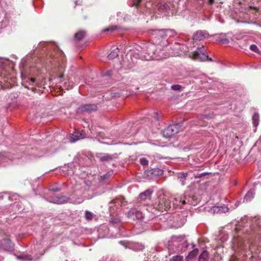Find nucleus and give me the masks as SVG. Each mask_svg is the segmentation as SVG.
I'll return each instance as SVG.
<instances>
[{
	"instance_id": "49530a36",
	"label": "nucleus",
	"mask_w": 261,
	"mask_h": 261,
	"mask_svg": "<svg viewBox=\"0 0 261 261\" xmlns=\"http://www.w3.org/2000/svg\"><path fill=\"white\" fill-rule=\"evenodd\" d=\"M50 191H53V192H57V191H59L60 190L58 188L51 187L50 188Z\"/></svg>"
},
{
	"instance_id": "423d86ee",
	"label": "nucleus",
	"mask_w": 261,
	"mask_h": 261,
	"mask_svg": "<svg viewBox=\"0 0 261 261\" xmlns=\"http://www.w3.org/2000/svg\"><path fill=\"white\" fill-rule=\"evenodd\" d=\"M109 204H110L109 206V211L110 213V215L112 216V218L111 219L110 222V223L114 225H118L121 222L120 218L118 216H113V215L115 214L116 212L115 207H116L117 209H118V207L121 206V203L119 201H118L116 199H115L112 200L109 203Z\"/></svg>"
},
{
	"instance_id": "4468645a",
	"label": "nucleus",
	"mask_w": 261,
	"mask_h": 261,
	"mask_svg": "<svg viewBox=\"0 0 261 261\" xmlns=\"http://www.w3.org/2000/svg\"><path fill=\"white\" fill-rule=\"evenodd\" d=\"M154 0H134L133 5L136 7H145L147 9H151L153 4Z\"/></svg>"
},
{
	"instance_id": "aec40b11",
	"label": "nucleus",
	"mask_w": 261,
	"mask_h": 261,
	"mask_svg": "<svg viewBox=\"0 0 261 261\" xmlns=\"http://www.w3.org/2000/svg\"><path fill=\"white\" fill-rule=\"evenodd\" d=\"M85 138V134L78 130H75L71 136V141L75 142L76 141Z\"/></svg>"
},
{
	"instance_id": "c9c22d12",
	"label": "nucleus",
	"mask_w": 261,
	"mask_h": 261,
	"mask_svg": "<svg viewBox=\"0 0 261 261\" xmlns=\"http://www.w3.org/2000/svg\"><path fill=\"white\" fill-rule=\"evenodd\" d=\"M250 49L252 51H254L255 53H258L259 54H260V52L257 46L255 44H252L250 46Z\"/></svg>"
},
{
	"instance_id": "58836bf2",
	"label": "nucleus",
	"mask_w": 261,
	"mask_h": 261,
	"mask_svg": "<svg viewBox=\"0 0 261 261\" xmlns=\"http://www.w3.org/2000/svg\"><path fill=\"white\" fill-rule=\"evenodd\" d=\"M198 252V249H194L193 250H192V251L189 252L188 257L189 258H193V257H195V256L197 255Z\"/></svg>"
},
{
	"instance_id": "a18cd8bd",
	"label": "nucleus",
	"mask_w": 261,
	"mask_h": 261,
	"mask_svg": "<svg viewBox=\"0 0 261 261\" xmlns=\"http://www.w3.org/2000/svg\"><path fill=\"white\" fill-rule=\"evenodd\" d=\"M206 174V173H200V174H197L196 175H195V178H200L201 177H202V176Z\"/></svg>"
},
{
	"instance_id": "4c0bfd02",
	"label": "nucleus",
	"mask_w": 261,
	"mask_h": 261,
	"mask_svg": "<svg viewBox=\"0 0 261 261\" xmlns=\"http://www.w3.org/2000/svg\"><path fill=\"white\" fill-rule=\"evenodd\" d=\"M183 87L179 85H173L171 86V89L174 91H181Z\"/></svg>"
},
{
	"instance_id": "f257e3e1",
	"label": "nucleus",
	"mask_w": 261,
	"mask_h": 261,
	"mask_svg": "<svg viewBox=\"0 0 261 261\" xmlns=\"http://www.w3.org/2000/svg\"><path fill=\"white\" fill-rule=\"evenodd\" d=\"M44 49L48 50L45 59H43V62L46 64H53L58 63L64 64L65 61L63 53L58 49V47L55 43L51 42H40L38 45V51L41 50H44Z\"/></svg>"
},
{
	"instance_id": "2eb2a0df",
	"label": "nucleus",
	"mask_w": 261,
	"mask_h": 261,
	"mask_svg": "<svg viewBox=\"0 0 261 261\" xmlns=\"http://www.w3.org/2000/svg\"><path fill=\"white\" fill-rule=\"evenodd\" d=\"M21 75L23 83L26 82L27 83H29V85H34L36 81V79L33 77H27L28 72L25 71V69L24 67H21Z\"/></svg>"
},
{
	"instance_id": "13d9d810",
	"label": "nucleus",
	"mask_w": 261,
	"mask_h": 261,
	"mask_svg": "<svg viewBox=\"0 0 261 261\" xmlns=\"http://www.w3.org/2000/svg\"><path fill=\"white\" fill-rule=\"evenodd\" d=\"M44 252L42 253L41 254V255H42L44 254Z\"/></svg>"
},
{
	"instance_id": "39448f33",
	"label": "nucleus",
	"mask_w": 261,
	"mask_h": 261,
	"mask_svg": "<svg viewBox=\"0 0 261 261\" xmlns=\"http://www.w3.org/2000/svg\"><path fill=\"white\" fill-rule=\"evenodd\" d=\"M234 247H237L240 250L246 251L250 250L251 245L250 241L241 237L239 234H234L233 239Z\"/></svg>"
},
{
	"instance_id": "864d4df0",
	"label": "nucleus",
	"mask_w": 261,
	"mask_h": 261,
	"mask_svg": "<svg viewBox=\"0 0 261 261\" xmlns=\"http://www.w3.org/2000/svg\"><path fill=\"white\" fill-rule=\"evenodd\" d=\"M120 243L121 244H122V245L124 246V244H125V243H124V242H123L122 241H120Z\"/></svg>"
},
{
	"instance_id": "c85d7f7f",
	"label": "nucleus",
	"mask_w": 261,
	"mask_h": 261,
	"mask_svg": "<svg viewBox=\"0 0 261 261\" xmlns=\"http://www.w3.org/2000/svg\"><path fill=\"white\" fill-rule=\"evenodd\" d=\"M86 36V32L84 31H80L74 35V38L76 40L80 41L83 39Z\"/></svg>"
},
{
	"instance_id": "6ab92c4d",
	"label": "nucleus",
	"mask_w": 261,
	"mask_h": 261,
	"mask_svg": "<svg viewBox=\"0 0 261 261\" xmlns=\"http://www.w3.org/2000/svg\"><path fill=\"white\" fill-rule=\"evenodd\" d=\"M8 62L6 59L0 58V77L6 75V66Z\"/></svg>"
},
{
	"instance_id": "9b49d317",
	"label": "nucleus",
	"mask_w": 261,
	"mask_h": 261,
	"mask_svg": "<svg viewBox=\"0 0 261 261\" xmlns=\"http://www.w3.org/2000/svg\"><path fill=\"white\" fill-rule=\"evenodd\" d=\"M172 199H173L172 205L173 207H179V208H181L182 205L187 203L185 197H183L180 195H175L172 197Z\"/></svg>"
},
{
	"instance_id": "5701e85b",
	"label": "nucleus",
	"mask_w": 261,
	"mask_h": 261,
	"mask_svg": "<svg viewBox=\"0 0 261 261\" xmlns=\"http://www.w3.org/2000/svg\"><path fill=\"white\" fill-rule=\"evenodd\" d=\"M17 258L23 261L36 260L38 257L33 258L31 255L27 254H21L19 256H17Z\"/></svg>"
},
{
	"instance_id": "f3484780",
	"label": "nucleus",
	"mask_w": 261,
	"mask_h": 261,
	"mask_svg": "<svg viewBox=\"0 0 261 261\" xmlns=\"http://www.w3.org/2000/svg\"><path fill=\"white\" fill-rule=\"evenodd\" d=\"M97 157L99 159L101 162H110L113 159L117 158V154H110L108 153H101L97 154Z\"/></svg>"
},
{
	"instance_id": "5fc2aeb1",
	"label": "nucleus",
	"mask_w": 261,
	"mask_h": 261,
	"mask_svg": "<svg viewBox=\"0 0 261 261\" xmlns=\"http://www.w3.org/2000/svg\"><path fill=\"white\" fill-rule=\"evenodd\" d=\"M63 76V74H62V75H61L60 76V78H62Z\"/></svg>"
},
{
	"instance_id": "7ed1b4c3",
	"label": "nucleus",
	"mask_w": 261,
	"mask_h": 261,
	"mask_svg": "<svg viewBox=\"0 0 261 261\" xmlns=\"http://www.w3.org/2000/svg\"><path fill=\"white\" fill-rule=\"evenodd\" d=\"M75 189L74 190V192L76 193L75 194L72 195L71 198H69L65 196H53L50 197V198H49V202L56 204H60L66 203L68 202L70 200L72 199L71 202L75 204L81 203L84 201V199L81 195L82 192H79L77 191V188L76 186H75Z\"/></svg>"
},
{
	"instance_id": "6e6d98bb",
	"label": "nucleus",
	"mask_w": 261,
	"mask_h": 261,
	"mask_svg": "<svg viewBox=\"0 0 261 261\" xmlns=\"http://www.w3.org/2000/svg\"><path fill=\"white\" fill-rule=\"evenodd\" d=\"M35 68H36V69H38V68H39V67H35Z\"/></svg>"
},
{
	"instance_id": "dca6fc26",
	"label": "nucleus",
	"mask_w": 261,
	"mask_h": 261,
	"mask_svg": "<svg viewBox=\"0 0 261 261\" xmlns=\"http://www.w3.org/2000/svg\"><path fill=\"white\" fill-rule=\"evenodd\" d=\"M208 36V34L205 31H197L193 35V39L194 41H201Z\"/></svg>"
},
{
	"instance_id": "c756f323",
	"label": "nucleus",
	"mask_w": 261,
	"mask_h": 261,
	"mask_svg": "<svg viewBox=\"0 0 261 261\" xmlns=\"http://www.w3.org/2000/svg\"><path fill=\"white\" fill-rule=\"evenodd\" d=\"M252 122L254 126L256 127L259 123V115L255 113L252 116Z\"/></svg>"
},
{
	"instance_id": "0eeeda50",
	"label": "nucleus",
	"mask_w": 261,
	"mask_h": 261,
	"mask_svg": "<svg viewBox=\"0 0 261 261\" xmlns=\"http://www.w3.org/2000/svg\"><path fill=\"white\" fill-rule=\"evenodd\" d=\"M161 31V30H155L152 31L151 33V38L153 44L150 45V49L153 50L154 44L156 45H160L161 46H165L167 45V40H166L165 36H161L158 35V32Z\"/></svg>"
},
{
	"instance_id": "9d476101",
	"label": "nucleus",
	"mask_w": 261,
	"mask_h": 261,
	"mask_svg": "<svg viewBox=\"0 0 261 261\" xmlns=\"http://www.w3.org/2000/svg\"><path fill=\"white\" fill-rule=\"evenodd\" d=\"M193 57L194 59L201 61L207 60L211 61V59L208 58L206 50L203 47H198L193 54Z\"/></svg>"
},
{
	"instance_id": "7c9ffc66",
	"label": "nucleus",
	"mask_w": 261,
	"mask_h": 261,
	"mask_svg": "<svg viewBox=\"0 0 261 261\" xmlns=\"http://www.w3.org/2000/svg\"><path fill=\"white\" fill-rule=\"evenodd\" d=\"M112 75V72L111 71H108L105 74H102V77L104 80H107L108 83H109L111 80V77Z\"/></svg>"
},
{
	"instance_id": "79ce46f5",
	"label": "nucleus",
	"mask_w": 261,
	"mask_h": 261,
	"mask_svg": "<svg viewBox=\"0 0 261 261\" xmlns=\"http://www.w3.org/2000/svg\"><path fill=\"white\" fill-rule=\"evenodd\" d=\"M153 117H154V119L155 120H156V121H158L160 120V115L158 113H154Z\"/></svg>"
},
{
	"instance_id": "1a4fd4ad",
	"label": "nucleus",
	"mask_w": 261,
	"mask_h": 261,
	"mask_svg": "<svg viewBox=\"0 0 261 261\" xmlns=\"http://www.w3.org/2000/svg\"><path fill=\"white\" fill-rule=\"evenodd\" d=\"M180 127L177 124L170 125L162 131L163 135L165 138H170L179 132Z\"/></svg>"
},
{
	"instance_id": "09e8293b",
	"label": "nucleus",
	"mask_w": 261,
	"mask_h": 261,
	"mask_svg": "<svg viewBox=\"0 0 261 261\" xmlns=\"http://www.w3.org/2000/svg\"><path fill=\"white\" fill-rule=\"evenodd\" d=\"M35 70V67H32V69H30V71L29 72H28L25 70L26 72H28V74H31L33 75V73H32L33 72V70Z\"/></svg>"
},
{
	"instance_id": "4be33fe9",
	"label": "nucleus",
	"mask_w": 261,
	"mask_h": 261,
	"mask_svg": "<svg viewBox=\"0 0 261 261\" xmlns=\"http://www.w3.org/2000/svg\"><path fill=\"white\" fill-rule=\"evenodd\" d=\"M213 118V114H209V115H201L198 118V121L196 125L203 126L205 125V124L204 122H203V119L206 118L207 119H211Z\"/></svg>"
},
{
	"instance_id": "de8ad7c7",
	"label": "nucleus",
	"mask_w": 261,
	"mask_h": 261,
	"mask_svg": "<svg viewBox=\"0 0 261 261\" xmlns=\"http://www.w3.org/2000/svg\"><path fill=\"white\" fill-rule=\"evenodd\" d=\"M109 176H110V175L105 174L102 176H101V179L102 180H105V179L107 178V177Z\"/></svg>"
},
{
	"instance_id": "f704fd0d",
	"label": "nucleus",
	"mask_w": 261,
	"mask_h": 261,
	"mask_svg": "<svg viewBox=\"0 0 261 261\" xmlns=\"http://www.w3.org/2000/svg\"><path fill=\"white\" fill-rule=\"evenodd\" d=\"M136 220H141L143 218V215L142 213L139 211H138L136 209Z\"/></svg>"
},
{
	"instance_id": "8fccbe9b",
	"label": "nucleus",
	"mask_w": 261,
	"mask_h": 261,
	"mask_svg": "<svg viewBox=\"0 0 261 261\" xmlns=\"http://www.w3.org/2000/svg\"><path fill=\"white\" fill-rule=\"evenodd\" d=\"M214 3V0H207V3L210 5H212Z\"/></svg>"
},
{
	"instance_id": "f03ea898",
	"label": "nucleus",
	"mask_w": 261,
	"mask_h": 261,
	"mask_svg": "<svg viewBox=\"0 0 261 261\" xmlns=\"http://www.w3.org/2000/svg\"><path fill=\"white\" fill-rule=\"evenodd\" d=\"M246 233L258 240H261V218L246 219L242 230L240 233Z\"/></svg>"
},
{
	"instance_id": "3c124183",
	"label": "nucleus",
	"mask_w": 261,
	"mask_h": 261,
	"mask_svg": "<svg viewBox=\"0 0 261 261\" xmlns=\"http://www.w3.org/2000/svg\"><path fill=\"white\" fill-rule=\"evenodd\" d=\"M72 86H73V84L72 83L71 85H69V87H68L67 88V89H70V88H72Z\"/></svg>"
},
{
	"instance_id": "4d7b16f0",
	"label": "nucleus",
	"mask_w": 261,
	"mask_h": 261,
	"mask_svg": "<svg viewBox=\"0 0 261 261\" xmlns=\"http://www.w3.org/2000/svg\"><path fill=\"white\" fill-rule=\"evenodd\" d=\"M24 86H25V87L28 88V85H25Z\"/></svg>"
},
{
	"instance_id": "e433bc0d",
	"label": "nucleus",
	"mask_w": 261,
	"mask_h": 261,
	"mask_svg": "<svg viewBox=\"0 0 261 261\" xmlns=\"http://www.w3.org/2000/svg\"><path fill=\"white\" fill-rule=\"evenodd\" d=\"M170 261H184V258L180 255H175L170 259Z\"/></svg>"
},
{
	"instance_id": "ea45409f",
	"label": "nucleus",
	"mask_w": 261,
	"mask_h": 261,
	"mask_svg": "<svg viewBox=\"0 0 261 261\" xmlns=\"http://www.w3.org/2000/svg\"><path fill=\"white\" fill-rule=\"evenodd\" d=\"M140 163L143 166H147L148 164V160L145 158H142L140 159Z\"/></svg>"
},
{
	"instance_id": "ddd939ff",
	"label": "nucleus",
	"mask_w": 261,
	"mask_h": 261,
	"mask_svg": "<svg viewBox=\"0 0 261 261\" xmlns=\"http://www.w3.org/2000/svg\"><path fill=\"white\" fill-rule=\"evenodd\" d=\"M96 109L97 106L94 104H86L79 107L76 110V113L80 114L90 113L95 111Z\"/></svg>"
},
{
	"instance_id": "b1692460",
	"label": "nucleus",
	"mask_w": 261,
	"mask_h": 261,
	"mask_svg": "<svg viewBox=\"0 0 261 261\" xmlns=\"http://www.w3.org/2000/svg\"><path fill=\"white\" fill-rule=\"evenodd\" d=\"M254 194V191L252 189L250 190L244 196V201L247 202L251 201L253 198Z\"/></svg>"
},
{
	"instance_id": "603ef678",
	"label": "nucleus",
	"mask_w": 261,
	"mask_h": 261,
	"mask_svg": "<svg viewBox=\"0 0 261 261\" xmlns=\"http://www.w3.org/2000/svg\"><path fill=\"white\" fill-rule=\"evenodd\" d=\"M4 260V258L2 256H0V261H3Z\"/></svg>"
},
{
	"instance_id": "a878e982",
	"label": "nucleus",
	"mask_w": 261,
	"mask_h": 261,
	"mask_svg": "<svg viewBox=\"0 0 261 261\" xmlns=\"http://www.w3.org/2000/svg\"><path fill=\"white\" fill-rule=\"evenodd\" d=\"M188 176V173H179L177 175V177L179 179L181 184L182 185H185V180L186 179V177Z\"/></svg>"
},
{
	"instance_id": "393cba45",
	"label": "nucleus",
	"mask_w": 261,
	"mask_h": 261,
	"mask_svg": "<svg viewBox=\"0 0 261 261\" xmlns=\"http://www.w3.org/2000/svg\"><path fill=\"white\" fill-rule=\"evenodd\" d=\"M208 252L204 250L199 255L198 261H208Z\"/></svg>"
},
{
	"instance_id": "473e14b6",
	"label": "nucleus",
	"mask_w": 261,
	"mask_h": 261,
	"mask_svg": "<svg viewBox=\"0 0 261 261\" xmlns=\"http://www.w3.org/2000/svg\"><path fill=\"white\" fill-rule=\"evenodd\" d=\"M144 248V245L138 243L135 244L133 247V249L137 251L143 250Z\"/></svg>"
},
{
	"instance_id": "a19ab883",
	"label": "nucleus",
	"mask_w": 261,
	"mask_h": 261,
	"mask_svg": "<svg viewBox=\"0 0 261 261\" xmlns=\"http://www.w3.org/2000/svg\"><path fill=\"white\" fill-rule=\"evenodd\" d=\"M218 41L222 44H227L229 43V40L226 38L220 39L218 40Z\"/></svg>"
},
{
	"instance_id": "412c9836",
	"label": "nucleus",
	"mask_w": 261,
	"mask_h": 261,
	"mask_svg": "<svg viewBox=\"0 0 261 261\" xmlns=\"http://www.w3.org/2000/svg\"><path fill=\"white\" fill-rule=\"evenodd\" d=\"M152 193V191L151 190L149 189L147 190L140 194L139 199H140L141 201H145L147 199H150Z\"/></svg>"
},
{
	"instance_id": "72a5a7b5",
	"label": "nucleus",
	"mask_w": 261,
	"mask_h": 261,
	"mask_svg": "<svg viewBox=\"0 0 261 261\" xmlns=\"http://www.w3.org/2000/svg\"><path fill=\"white\" fill-rule=\"evenodd\" d=\"M93 214L90 212L86 211L85 212V218L87 220H91L93 218Z\"/></svg>"
},
{
	"instance_id": "37998d69",
	"label": "nucleus",
	"mask_w": 261,
	"mask_h": 261,
	"mask_svg": "<svg viewBox=\"0 0 261 261\" xmlns=\"http://www.w3.org/2000/svg\"><path fill=\"white\" fill-rule=\"evenodd\" d=\"M118 29L117 26H112L106 30L107 31H113ZM106 31V30H105Z\"/></svg>"
},
{
	"instance_id": "bb28decb",
	"label": "nucleus",
	"mask_w": 261,
	"mask_h": 261,
	"mask_svg": "<svg viewBox=\"0 0 261 261\" xmlns=\"http://www.w3.org/2000/svg\"><path fill=\"white\" fill-rule=\"evenodd\" d=\"M136 208H131L126 214L127 217L133 220H136Z\"/></svg>"
},
{
	"instance_id": "6e6552de",
	"label": "nucleus",
	"mask_w": 261,
	"mask_h": 261,
	"mask_svg": "<svg viewBox=\"0 0 261 261\" xmlns=\"http://www.w3.org/2000/svg\"><path fill=\"white\" fill-rule=\"evenodd\" d=\"M155 208L161 212L170 210L172 208L170 200L166 196L159 197L156 202Z\"/></svg>"
},
{
	"instance_id": "2f4dec72",
	"label": "nucleus",
	"mask_w": 261,
	"mask_h": 261,
	"mask_svg": "<svg viewBox=\"0 0 261 261\" xmlns=\"http://www.w3.org/2000/svg\"><path fill=\"white\" fill-rule=\"evenodd\" d=\"M8 158H7V154L5 155L0 154V165L2 166H6V164L4 163V162H8Z\"/></svg>"
},
{
	"instance_id": "20e7f679",
	"label": "nucleus",
	"mask_w": 261,
	"mask_h": 261,
	"mask_svg": "<svg viewBox=\"0 0 261 261\" xmlns=\"http://www.w3.org/2000/svg\"><path fill=\"white\" fill-rule=\"evenodd\" d=\"M172 241L173 246L176 247L175 251L178 253L185 252L189 246L187 240L184 236L173 237Z\"/></svg>"
},
{
	"instance_id": "c03bdc74",
	"label": "nucleus",
	"mask_w": 261,
	"mask_h": 261,
	"mask_svg": "<svg viewBox=\"0 0 261 261\" xmlns=\"http://www.w3.org/2000/svg\"><path fill=\"white\" fill-rule=\"evenodd\" d=\"M153 54H154V57H153V59H155V60H159V59H162V58H164L163 56H159V57H156V56H155V53H154V51H153Z\"/></svg>"
},
{
	"instance_id": "cd10ccee",
	"label": "nucleus",
	"mask_w": 261,
	"mask_h": 261,
	"mask_svg": "<svg viewBox=\"0 0 261 261\" xmlns=\"http://www.w3.org/2000/svg\"><path fill=\"white\" fill-rule=\"evenodd\" d=\"M119 49L118 47L115 48L111 51L108 55V58L110 59H113L118 56Z\"/></svg>"
},
{
	"instance_id": "f8f14e48",
	"label": "nucleus",
	"mask_w": 261,
	"mask_h": 261,
	"mask_svg": "<svg viewBox=\"0 0 261 261\" xmlns=\"http://www.w3.org/2000/svg\"><path fill=\"white\" fill-rule=\"evenodd\" d=\"M14 244L8 238L0 241V250L11 251L14 249Z\"/></svg>"
},
{
	"instance_id": "a211bd4d",
	"label": "nucleus",
	"mask_w": 261,
	"mask_h": 261,
	"mask_svg": "<svg viewBox=\"0 0 261 261\" xmlns=\"http://www.w3.org/2000/svg\"><path fill=\"white\" fill-rule=\"evenodd\" d=\"M175 34V31L171 29L161 30V31L158 32V35L161 36H165L166 40L168 37H174Z\"/></svg>"
}]
</instances>
